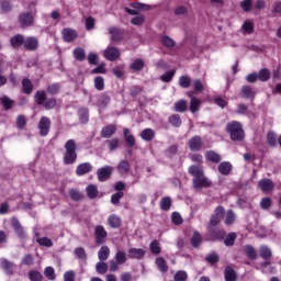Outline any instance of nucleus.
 Instances as JSON below:
<instances>
[{
	"mask_svg": "<svg viewBox=\"0 0 281 281\" xmlns=\"http://www.w3.org/2000/svg\"><path fill=\"white\" fill-rule=\"evenodd\" d=\"M241 94L245 97V98H254V95H256V92L254 91V89L249 86H244L241 88Z\"/></svg>",
	"mask_w": 281,
	"mask_h": 281,
	"instance_id": "38",
	"label": "nucleus"
},
{
	"mask_svg": "<svg viewBox=\"0 0 281 281\" xmlns=\"http://www.w3.org/2000/svg\"><path fill=\"white\" fill-rule=\"evenodd\" d=\"M25 124H27V121L25 120V116L19 115L18 119H16V126L19 128H23V126H25Z\"/></svg>",
	"mask_w": 281,
	"mask_h": 281,
	"instance_id": "64",
	"label": "nucleus"
},
{
	"mask_svg": "<svg viewBox=\"0 0 281 281\" xmlns=\"http://www.w3.org/2000/svg\"><path fill=\"white\" fill-rule=\"evenodd\" d=\"M86 191L89 199H95V196H98V187L93 184L88 186Z\"/></svg>",
	"mask_w": 281,
	"mask_h": 281,
	"instance_id": "34",
	"label": "nucleus"
},
{
	"mask_svg": "<svg viewBox=\"0 0 281 281\" xmlns=\"http://www.w3.org/2000/svg\"><path fill=\"white\" fill-rule=\"evenodd\" d=\"M29 278H30L31 281H41V280H43V276L40 274L38 271H31L29 273Z\"/></svg>",
	"mask_w": 281,
	"mask_h": 281,
	"instance_id": "60",
	"label": "nucleus"
},
{
	"mask_svg": "<svg viewBox=\"0 0 281 281\" xmlns=\"http://www.w3.org/2000/svg\"><path fill=\"white\" fill-rule=\"evenodd\" d=\"M36 240L42 247H52L53 245L52 239L47 237L37 238Z\"/></svg>",
	"mask_w": 281,
	"mask_h": 281,
	"instance_id": "51",
	"label": "nucleus"
},
{
	"mask_svg": "<svg viewBox=\"0 0 281 281\" xmlns=\"http://www.w3.org/2000/svg\"><path fill=\"white\" fill-rule=\"evenodd\" d=\"M115 131H116L115 125H108L102 128L101 137H104L105 139L109 137H113V135L115 134Z\"/></svg>",
	"mask_w": 281,
	"mask_h": 281,
	"instance_id": "18",
	"label": "nucleus"
},
{
	"mask_svg": "<svg viewBox=\"0 0 281 281\" xmlns=\"http://www.w3.org/2000/svg\"><path fill=\"white\" fill-rule=\"evenodd\" d=\"M236 221V214H234L233 211H227L226 217H225V225H232Z\"/></svg>",
	"mask_w": 281,
	"mask_h": 281,
	"instance_id": "48",
	"label": "nucleus"
},
{
	"mask_svg": "<svg viewBox=\"0 0 281 281\" xmlns=\"http://www.w3.org/2000/svg\"><path fill=\"white\" fill-rule=\"evenodd\" d=\"M156 266L162 273H166L168 271V265L166 263V259L162 257L156 258Z\"/></svg>",
	"mask_w": 281,
	"mask_h": 281,
	"instance_id": "29",
	"label": "nucleus"
},
{
	"mask_svg": "<svg viewBox=\"0 0 281 281\" xmlns=\"http://www.w3.org/2000/svg\"><path fill=\"white\" fill-rule=\"evenodd\" d=\"M236 240V233H229L224 240L226 247H232Z\"/></svg>",
	"mask_w": 281,
	"mask_h": 281,
	"instance_id": "45",
	"label": "nucleus"
},
{
	"mask_svg": "<svg viewBox=\"0 0 281 281\" xmlns=\"http://www.w3.org/2000/svg\"><path fill=\"white\" fill-rule=\"evenodd\" d=\"M113 173V167L105 166L103 168L98 169L97 176L99 181H108V179L111 178V175Z\"/></svg>",
	"mask_w": 281,
	"mask_h": 281,
	"instance_id": "5",
	"label": "nucleus"
},
{
	"mask_svg": "<svg viewBox=\"0 0 281 281\" xmlns=\"http://www.w3.org/2000/svg\"><path fill=\"white\" fill-rule=\"evenodd\" d=\"M111 255V250L106 246H102L98 252L99 260H109V256Z\"/></svg>",
	"mask_w": 281,
	"mask_h": 281,
	"instance_id": "25",
	"label": "nucleus"
},
{
	"mask_svg": "<svg viewBox=\"0 0 281 281\" xmlns=\"http://www.w3.org/2000/svg\"><path fill=\"white\" fill-rule=\"evenodd\" d=\"M91 164H89V162H85V164H81V165H79L78 167H77V170H76V172H77V175L79 176V177H82V175H87L88 172H91Z\"/></svg>",
	"mask_w": 281,
	"mask_h": 281,
	"instance_id": "21",
	"label": "nucleus"
},
{
	"mask_svg": "<svg viewBox=\"0 0 281 281\" xmlns=\"http://www.w3.org/2000/svg\"><path fill=\"white\" fill-rule=\"evenodd\" d=\"M260 207H261V210H269V207H271V199L270 198H263L260 201Z\"/></svg>",
	"mask_w": 281,
	"mask_h": 281,
	"instance_id": "61",
	"label": "nucleus"
},
{
	"mask_svg": "<svg viewBox=\"0 0 281 281\" xmlns=\"http://www.w3.org/2000/svg\"><path fill=\"white\" fill-rule=\"evenodd\" d=\"M259 254L265 260H269V258H271V249H269L267 246H261L259 248Z\"/></svg>",
	"mask_w": 281,
	"mask_h": 281,
	"instance_id": "36",
	"label": "nucleus"
},
{
	"mask_svg": "<svg viewBox=\"0 0 281 281\" xmlns=\"http://www.w3.org/2000/svg\"><path fill=\"white\" fill-rule=\"evenodd\" d=\"M175 111L177 113H186L188 111V102L186 100H179L175 103Z\"/></svg>",
	"mask_w": 281,
	"mask_h": 281,
	"instance_id": "24",
	"label": "nucleus"
},
{
	"mask_svg": "<svg viewBox=\"0 0 281 281\" xmlns=\"http://www.w3.org/2000/svg\"><path fill=\"white\" fill-rule=\"evenodd\" d=\"M267 139H268L269 146H276V144H278V138L276 136V133L273 132L268 133Z\"/></svg>",
	"mask_w": 281,
	"mask_h": 281,
	"instance_id": "53",
	"label": "nucleus"
},
{
	"mask_svg": "<svg viewBox=\"0 0 281 281\" xmlns=\"http://www.w3.org/2000/svg\"><path fill=\"white\" fill-rule=\"evenodd\" d=\"M241 9L244 12H250L251 10V0H244L240 2Z\"/></svg>",
	"mask_w": 281,
	"mask_h": 281,
	"instance_id": "62",
	"label": "nucleus"
},
{
	"mask_svg": "<svg viewBox=\"0 0 281 281\" xmlns=\"http://www.w3.org/2000/svg\"><path fill=\"white\" fill-rule=\"evenodd\" d=\"M98 59H99L98 54L89 53V55H88V63L90 65H95L98 63Z\"/></svg>",
	"mask_w": 281,
	"mask_h": 281,
	"instance_id": "63",
	"label": "nucleus"
},
{
	"mask_svg": "<svg viewBox=\"0 0 281 281\" xmlns=\"http://www.w3.org/2000/svg\"><path fill=\"white\" fill-rule=\"evenodd\" d=\"M94 232L97 245H102L104 243V238H106V229H104V226H97Z\"/></svg>",
	"mask_w": 281,
	"mask_h": 281,
	"instance_id": "13",
	"label": "nucleus"
},
{
	"mask_svg": "<svg viewBox=\"0 0 281 281\" xmlns=\"http://www.w3.org/2000/svg\"><path fill=\"white\" fill-rule=\"evenodd\" d=\"M65 148H66V154L64 156V164H74V161H76V140L75 139H69L68 142H66L65 144Z\"/></svg>",
	"mask_w": 281,
	"mask_h": 281,
	"instance_id": "2",
	"label": "nucleus"
},
{
	"mask_svg": "<svg viewBox=\"0 0 281 281\" xmlns=\"http://www.w3.org/2000/svg\"><path fill=\"white\" fill-rule=\"evenodd\" d=\"M189 175H191L193 179H199L200 177L205 176V172L203 171V167L193 165L189 167Z\"/></svg>",
	"mask_w": 281,
	"mask_h": 281,
	"instance_id": "14",
	"label": "nucleus"
},
{
	"mask_svg": "<svg viewBox=\"0 0 281 281\" xmlns=\"http://www.w3.org/2000/svg\"><path fill=\"white\" fill-rule=\"evenodd\" d=\"M45 277L47 278V280H56V272L54 271V268L52 267H47L44 270Z\"/></svg>",
	"mask_w": 281,
	"mask_h": 281,
	"instance_id": "47",
	"label": "nucleus"
},
{
	"mask_svg": "<svg viewBox=\"0 0 281 281\" xmlns=\"http://www.w3.org/2000/svg\"><path fill=\"white\" fill-rule=\"evenodd\" d=\"M257 77L259 78V80H261V82H267V80L271 78V72H269V70L267 69H261Z\"/></svg>",
	"mask_w": 281,
	"mask_h": 281,
	"instance_id": "39",
	"label": "nucleus"
},
{
	"mask_svg": "<svg viewBox=\"0 0 281 281\" xmlns=\"http://www.w3.org/2000/svg\"><path fill=\"white\" fill-rule=\"evenodd\" d=\"M116 168L120 175H128L131 170V164L128 160H121Z\"/></svg>",
	"mask_w": 281,
	"mask_h": 281,
	"instance_id": "16",
	"label": "nucleus"
},
{
	"mask_svg": "<svg viewBox=\"0 0 281 281\" xmlns=\"http://www.w3.org/2000/svg\"><path fill=\"white\" fill-rule=\"evenodd\" d=\"M94 87L98 91H104V78L100 76L94 78Z\"/></svg>",
	"mask_w": 281,
	"mask_h": 281,
	"instance_id": "43",
	"label": "nucleus"
},
{
	"mask_svg": "<svg viewBox=\"0 0 281 281\" xmlns=\"http://www.w3.org/2000/svg\"><path fill=\"white\" fill-rule=\"evenodd\" d=\"M115 260L119 265H124L126 262V252L122 250L116 251Z\"/></svg>",
	"mask_w": 281,
	"mask_h": 281,
	"instance_id": "42",
	"label": "nucleus"
},
{
	"mask_svg": "<svg viewBox=\"0 0 281 281\" xmlns=\"http://www.w3.org/2000/svg\"><path fill=\"white\" fill-rule=\"evenodd\" d=\"M169 122L172 124V126H181V117L177 114L171 115L169 117Z\"/></svg>",
	"mask_w": 281,
	"mask_h": 281,
	"instance_id": "58",
	"label": "nucleus"
},
{
	"mask_svg": "<svg viewBox=\"0 0 281 281\" xmlns=\"http://www.w3.org/2000/svg\"><path fill=\"white\" fill-rule=\"evenodd\" d=\"M144 249H139V248H132L128 250V258H144Z\"/></svg>",
	"mask_w": 281,
	"mask_h": 281,
	"instance_id": "27",
	"label": "nucleus"
},
{
	"mask_svg": "<svg viewBox=\"0 0 281 281\" xmlns=\"http://www.w3.org/2000/svg\"><path fill=\"white\" fill-rule=\"evenodd\" d=\"M74 56L76 60H85V58H87V54L85 53V49L80 47L74 49Z\"/></svg>",
	"mask_w": 281,
	"mask_h": 281,
	"instance_id": "33",
	"label": "nucleus"
},
{
	"mask_svg": "<svg viewBox=\"0 0 281 281\" xmlns=\"http://www.w3.org/2000/svg\"><path fill=\"white\" fill-rule=\"evenodd\" d=\"M176 281H187L188 280V272L180 270L175 274Z\"/></svg>",
	"mask_w": 281,
	"mask_h": 281,
	"instance_id": "49",
	"label": "nucleus"
},
{
	"mask_svg": "<svg viewBox=\"0 0 281 281\" xmlns=\"http://www.w3.org/2000/svg\"><path fill=\"white\" fill-rule=\"evenodd\" d=\"M161 43L165 45V47H175V40L168 35L161 37Z\"/></svg>",
	"mask_w": 281,
	"mask_h": 281,
	"instance_id": "46",
	"label": "nucleus"
},
{
	"mask_svg": "<svg viewBox=\"0 0 281 281\" xmlns=\"http://www.w3.org/2000/svg\"><path fill=\"white\" fill-rule=\"evenodd\" d=\"M0 267L1 269H3V271L8 274V276H12V271L14 269V263L5 260V259H1L0 260Z\"/></svg>",
	"mask_w": 281,
	"mask_h": 281,
	"instance_id": "17",
	"label": "nucleus"
},
{
	"mask_svg": "<svg viewBox=\"0 0 281 281\" xmlns=\"http://www.w3.org/2000/svg\"><path fill=\"white\" fill-rule=\"evenodd\" d=\"M205 157L209 161H213V164H218V161H221V155L216 154V151H207Z\"/></svg>",
	"mask_w": 281,
	"mask_h": 281,
	"instance_id": "30",
	"label": "nucleus"
},
{
	"mask_svg": "<svg viewBox=\"0 0 281 281\" xmlns=\"http://www.w3.org/2000/svg\"><path fill=\"white\" fill-rule=\"evenodd\" d=\"M150 251L151 254H161V247L159 246V241L157 240H154L151 244H150Z\"/></svg>",
	"mask_w": 281,
	"mask_h": 281,
	"instance_id": "54",
	"label": "nucleus"
},
{
	"mask_svg": "<svg viewBox=\"0 0 281 281\" xmlns=\"http://www.w3.org/2000/svg\"><path fill=\"white\" fill-rule=\"evenodd\" d=\"M225 210L221 206H218L215 210V213L213 214V216L211 217L210 221V226L214 227L216 225H218V223H221V221H223V214H224Z\"/></svg>",
	"mask_w": 281,
	"mask_h": 281,
	"instance_id": "9",
	"label": "nucleus"
},
{
	"mask_svg": "<svg viewBox=\"0 0 281 281\" xmlns=\"http://www.w3.org/2000/svg\"><path fill=\"white\" fill-rule=\"evenodd\" d=\"M69 195L72 201H80V199H82V193L76 189H71Z\"/></svg>",
	"mask_w": 281,
	"mask_h": 281,
	"instance_id": "52",
	"label": "nucleus"
},
{
	"mask_svg": "<svg viewBox=\"0 0 281 281\" xmlns=\"http://www.w3.org/2000/svg\"><path fill=\"white\" fill-rule=\"evenodd\" d=\"M218 172L224 176L229 175L232 172V164L227 161L221 162L218 166Z\"/></svg>",
	"mask_w": 281,
	"mask_h": 281,
	"instance_id": "22",
	"label": "nucleus"
},
{
	"mask_svg": "<svg viewBox=\"0 0 281 281\" xmlns=\"http://www.w3.org/2000/svg\"><path fill=\"white\" fill-rule=\"evenodd\" d=\"M22 87H23L24 93L30 94L32 91H34V86H32V81H30V79H24L22 81Z\"/></svg>",
	"mask_w": 281,
	"mask_h": 281,
	"instance_id": "35",
	"label": "nucleus"
},
{
	"mask_svg": "<svg viewBox=\"0 0 281 281\" xmlns=\"http://www.w3.org/2000/svg\"><path fill=\"white\" fill-rule=\"evenodd\" d=\"M241 30L244 34H251V32H254V22L251 21L244 22Z\"/></svg>",
	"mask_w": 281,
	"mask_h": 281,
	"instance_id": "40",
	"label": "nucleus"
},
{
	"mask_svg": "<svg viewBox=\"0 0 281 281\" xmlns=\"http://www.w3.org/2000/svg\"><path fill=\"white\" fill-rule=\"evenodd\" d=\"M109 32L111 34V41L113 43H117V41H120V38H122V31H120V29H117V27H110Z\"/></svg>",
	"mask_w": 281,
	"mask_h": 281,
	"instance_id": "23",
	"label": "nucleus"
},
{
	"mask_svg": "<svg viewBox=\"0 0 281 281\" xmlns=\"http://www.w3.org/2000/svg\"><path fill=\"white\" fill-rule=\"evenodd\" d=\"M140 137L144 142H150L155 137V132L150 128H146L140 133Z\"/></svg>",
	"mask_w": 281,
	"mask_h": 281,
	"instance_id": "28",
	"label": "nucleus"
},
{
	"mask_svg": "<svg viewBox=\"0 0 281 281\" xmlns=\"http://www.w3.org/2000/svg\"><path fill=\"white\" fill-rule=\"evenodd\" d=\"M191 245L193 247H198L201 245V234H199L198 232H195L191 238Z\"/></svg>",
	"mask_w": 281,
	"mask_h": 281,
	"instance_id": "50",
	"label": "nucleus"
},
{
	"mask_svg": "<svg viewBox=\"0 0 281 281\" xmlns=\"http://www.w3.org/2000/svg\"><path fill=\"white\" fill-rule=\"evenodd\" d=\"M35 102H37V104H45V91L36 92Z\"/></svg>",
	"mask_w": 281,
	"mask_h": 281,
	"instance_id": "56",
	"label": "nucleus"
},
{
	"mask_svg": "<svg viewBox=\"0 0 281 281\" xmlns=\"http://www.w3.org/2000/svg\"><path fill=\"white\" fill-rule=\"evenodd\" d=\"M224 276L226 281H236V272L232 268H226Z\"/></svg>",
	"mask_w": 281,
	"mask_h": 281,
	"instance_id": "32",
	"label": "nucleus"
},
{
	"mask_svg": "<svg viewBox=\"0 0 281 281\" xmlns=\"http://www.w3.org/2000/svg\"><path fill=\"white\" fill-rule=\"evenodd\" d=\"M108 225H110V227L117 228L122 225V220H120L117 215H110L108 218Z\"/></svg>",
	"mask_w": 281,
	"mask_h": 281,
	"instance_id": "26",
	"label": "nucleus"
},
{
	"mask_svg": "<svg viewBox=\"0 0 281 281\" xmlns=\"http://www.w3.org/2000/svg\"><path fill=\"white\" fill-rule=\"evenodd\" d=\"M95 270L98 273L104 274L106 273V271H109V265H106L105 262H98L95 266Z\"/></svg>",
	"mask_w": 281,
	"mask_h": 281,
	"instance_id": "44",
	"label": "nucleus"
},
{
	"mask_svg": "<svg viewBox=\"0 0 281 281\" xmlns=\"http://www.w3.org/2000/svg\"><path fill=\"white\" fill-rule=\"evenodd\" d=\"M23 46L24 49H29V52H35V49H38V38L34 36L26 37Z\"/></svg>",
	"mask_w": 281,
	"mask_h": 281,
	"instance_id": "8",
	"label": "nucleus"
},
{
	"mask_svg": "<svg viewBox=\"0 0 281 281\" xmlns=\"http://www.w3.org/2000/svg\"><path fill=\"white\" fill-rule=\"evenodd\" d=\"M258 186L262 192H271L273 190V181L269 179L260 180Z\"/></svg>",
	"mask_w": 281,
	"mask_h": 281,
	"instance_id": "15",
	"label": "nucleus"
},
{
	"mask_svg": "<svg viewBox=\"0 0 281 281\" xmlns=\"http://www.w3.org/2000/svg\"><path fill=\"white\" fill-rule=\"evenodd\" d=\"M245 251L248 258H250L251 260H256V256H257L256 249H254L251 246H246Z\"/></svg>",
	"mask_w": 281,
	"mask_h": 281,
	"instance_id": "57",
	"label": "nucleus"
},
{
	"mask_svg": "<svg viewBox=\"0 0 281 281\" xmlns=\"http://www.w3.org/2000/svg\"><path fill=\"white\" fill-rule=\"evenodd\" d=\"M179 85L183 89H188V87H190V77H188V76L180 77Z\"/></svg>",
	"mask_w": 281,
	"mask_h": 281,
	"instance_id": "55",
	"label": "nucleus"
},
{
	"mask_svg": "<svg viewBox=\"0 0 281 281\" xmlns=\"http://www.w3.org/2000/svg\"><path fill=\"white\" fill-rule=\"evenodd\" d=\"M123 135L127 146H130V148H133V146H135V136L131 134V131L128 128L123 130Z\"/></svg>",
	"mask_w": 281,
	"mask_h": 281,
	"instance_id": "19",
	"label": "nucleus"
},
{
	"mask_svg": "<svg viewBox=\"0 0 281 281\" xmlns=\"http://www.w3.org/2000/svg\"><path fill=\"white\" fill-rule=\"evenodd\" d=\"M20 23H21L22 27H30V25H34V14L22 13L20 15Z\"/></svg>",
	"mask_w": 281,
	"mask_h": 281,
	"instance_id": "11",
	"label": "nucleus"
},
{
	"mask_svg": "<svg viewBox=\"0 0 281 281\" xmlns=\"http://www.w3.org/2000/svg\"><path fill=\"white\" fill-rule=\"evenodd\" d=\"M103 56L105 60H110V61H115L117 60V58H120L121 53H120V48L117 47H113V46H109L104 52H103Z\"/></svg>",
	"mask_w": 281,
	"mask_h": 281,
	"instance_id": "4",
	"label": "nucleus"
},
{
	"mask_svg": "<svg viewBox=\"0 0 281 281\" xmlns=\"http://www.w3.org/2000/svg\"><path fill=\"white\" fill-rule=\"evenodd\" d=\"M58 91H60V86H58L57 83H53L47 87V92L50 93L52 95H56Z\"/></svg>",
	"mask_w": 281,
	"mask_h": 281,
	"instance_id": "59",
	"label": "nucleus"
},
{
	"mask_svg": "<svg viewBox=\"0 0 281 281\" xmlns=\"http://www.w3.org/2000/svg\"><path fill=\"white\" fill-rule=\"evenodd\" d=\"M11 226L13 227L15 234L20 238H25V231H23V226H21V223L19 222V220L16 217L11 218Z\"/></svg>",
	"mask_w": 281,
	"mask_h": 281,
	"instance_id": "12",
	"label": "nucleus"
},
{
	"mask_svg": "<svg viewBox=\"0 0 281 281\" xmlns=\"http://www.w3.org/2000/svg\"><path fill=\"white\" fill-rule=\"evenodd\" d=\"M10 43L14 48L21 47V45H24L25 43V37H23V35L21 34L14 35L13 37L10 38Z\"/></svg>",
	"mask_w": 281,
	"mask_h": 281,
	"instance_id": "20",
	"label": "nucleus"
},
{
	"mask_svg": "<svg viewBox=\"0 0 281 281\" xmlns=\"http://www.w3.org/2000/svg\"><path fill=\"white\" fill-rule=\"evenodd\" d=\"M199 106H201V100L192 97L191 98V103H190L191 113H196V111H199Z\"/></svg>",
	"mask_w": 281,
	"mask_h": 281,
	"instance_id": "37",
	"label": "nucleus"
},
{
	"mask_svg": "<svg viewBox=\"0 0 281 281\" xmlns=\"http://www.w3.org/2000/svg\"><path fill=\"white\" fill-rule=\"evenodd\" d=\"M226 131L231 135L233 142H243L245 139V132L243 125L236 121H233L226 125Z\"/></svg>",
	"mask_w": 281,
	"mask_h": 281,
	"instance_id": "1",
	"label": "nucleus"
},
{
	"mask_svg": "<svg viewBox=\"0 0 281 281\" xmlns=\"http://www.w3.org/2000/svg\"><path fill=\"white\" fill-rule=\"evenodd\" d=\"M50 126H52V121H49V119L47 116H43L40 120L38 128H40V133L43 137L48 135Z\"/></svg>",
	"mask_w": 281,
	"mask_h": 281,
	"instance_id": "6",
	"label": "nucleus"
},
{
	"mask_svg": "<svg viewBox=\"0 0 281 281\" xmlns=\"http://www.w3.org/2000/svg\"><path fill=\"white\" fill-rule=\"evenodd\" d=\"M61 34L66 43H71L76 41V38H78V32H76V30H72V29H64Z\"/></svg>",
	"mask_w": 281,
	"mask_h": 281,
	"instance_id": "10",
	"label": "nucleus"
},
{
	"mask_svg": "<svg viewBox=\"0 0 281 281\" xmlns=\"http://www.w3.org/2000/svg\"><path fill=\"white\" fill-rule=\"evenodd\" d=\"M130 68L133 70V71H142V69H144V60L142 59H136L134 60Z\"/></svg>",
	"mask_w": 281,
	"mask_h": 281,
	"instance_id": "31",
	"label": "nucleus"
},
{
	"mask_svg": "<svg viewBox=\"0 0 281 281\" xmlns=\"http://www.w3.org/2000/svg\"><path fill=\"white\" fill-rule=\"evenodd\" d=\"M201 146H203V139L201 138V136H193L188 142L189 150H201Z\"/></svg>",
	"mask_w": 281,
	"mask_h": 281,
	"instance_id": "7",
	"label": "nucleus"
},
{
	"mask_svg": "<svg viewBox=\"0 0 281 281\" xmlns=\"http://www.w3.org/2000/svg\"><path fill=\"white\" fill-rule=\"evenodd\" d=\"M192 183L194 190H203V188L212 187V180L205 176H200V178H193Z\"/></svg>",
	"mask_w": 281,
	"mask_h": 281,
	"instance_id": "3",
	"label": "nucleus"
},
{
	"mask_svg": "<svg viewBox=\"0 0 281 281\" xmlns=\"http://www.w3.org/2000/svg\"><path fill=\"white\" fill-rule=\"evenodd\" d=\"M172 205V200L170 198H164L160 201V207L161 210H164L165 212H168V210H170V206Z\"/></svg>",
	"mask_w": 281,
	"mask_h": 281,
	"instance_id": "41",
	"label": "nucleus"
}]
</instances>
